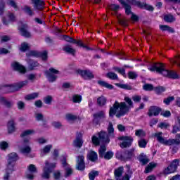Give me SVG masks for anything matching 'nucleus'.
<instances>
[{"label": "nucleus", "mask_w": 180, "mask_h": 180, "mask_svg": "<svg viewBox=\"0 0 180 180\" xmlns=\"http://www.w3.org/2000/svg\"><path fill=\"white\" fill-rule=\"evenodd\" d=\"M125 102L115 101L112 107L110 108L109 116L110 117H122L130 112L131 108H134L131 98L129 97H124Z\"/></svg>", "instance_id": "f257e3e1"}, {"label": "nucleus", "mask_w": 180, "mask_h": 180, "mask_svg": "<svg viewBox=\"0 0 180 180\" xmlns=\"http://www.w3.org/2000/svg\"><path fill=\"white\" fill-rule=\"evenodd\" d=\"M149 71H156L158 74H161L163 77H167V78H172V79H176L179 78L176 72L172 70H167L164 67L162 63H155L150 68H148Z\"/></svg>", "instance_id": "f03ea898"}, {"label": "nucleus", "mask_w": 180, "mask_h": 180, "mask_svg": "<svg viewBox=\"0 0 180 180\" xmlns=\"http://www.w3.org/2000/svg\"><path fill=\"white\" fill-rule=\"evenodd\" d=\"M28 81L25 80L20 82L17 84H4L0 86V93L1 94H9V92H15V91H19L21 88H23L25 85H27Z\"/></svg>", "instance_id": "7ed1b4c3"}, {"label": "nucleus", "mask_w": 180, "mask_h": 180, "mask_svg": "<svg viewBox=\"0 0 180 180\" xmlns=\"http://www.w3.org/2000/svg\"><path fill=\"white\" fill-rule=\"evenodd\" d=\"M91 141L94 146H99L101 143H103V144H108L110 140L109 139L108 133L105 131H101L92 136Z\"/></svg>", "instance_id": "20e7f679"}, {"label": "nucleus", "mask_w": 180, "mask_h": 180, "mask_svg": "<svg viewBox=\"0 0 180 180\" xmlns=\"http://www.w3.org/2000/svg\"><path fill=\"white\" fill-rule=\"evenodd\" d=\"M155 137H156L157 141L160 144H163V146H179L180 145V140L179 139H165L162 136V132H157L154 134Z\"/></svg>", "instance_id": "39448f33"}, {"label": "nucleus", "mask_w": 180, "mask_h": 180, "mask_svg": "<svg viewBox=\"0 0 180 180\" xmlns=\"http://www.w3.org/2000/svg\"><path fill=\"white\" fill-rule=\"evenodd\" d=\"M57 163H50L49 160L45 162V166L44 167L42 178L44 179H49L50 178V174L53 172V168H56Z\"/></svg>", "instance_id": "423d86ee"}, {"label": "nucleus", "mask_w": 180, "mask_h": 180, "mask_svg": "<svg viewBox=\"0 0 180 180\" xmlns=\"http://www.w3.org/2000/svg\"><path fill=\"white\" fill-rule=\"evenodd\" d=\"M119 2L124 8L125 13L131 16V20H132V22H137V20H139V17L131 12L130 4H128L127 1H124V0H119Z\"/></svg>", "instance_id": "0eeeda50"}, {"label": "nucleus", "mask_w": 180, "mask_h": 180, "mask_svg": "<svg viewBox=\"0 0 180 180\" xmlns=\"http://www.w3.org/2000/svg\"><path fill=\"white\" fill-rule=\"evenodd\" d=\"M18 160H19V156L17 153H11L8 155L7 168H10V172L13 171V167H15V164Z\"/></svg>", "instance_id": "6e6552de"}, {"label": "nucleus", "mask_w": 180, "mask_h": 180, "mask_svg": "<svg viewBox=\"0 0 180 180\" xmlns=\"http://www.w3.org/2000/svg\"><path fill=\"white\" fill-rule=\"evenodd\" d=\"M134 157H136V154L134 153V148H132L125 150L118 157V158L119 160H121V161H131Z\"/></svg>", "instance_id": "1a4fd4ad"}, {"label": "nucleus", "mask_w": 180, "mask_h": 180, "mask_svg": "<svg viewBox=\"0 0 180 180\" xmlns=\"http://www.w3.org/2000/svg\"><path fill=\"white\" fill-rule=\"evenodd\" d=\"M178 167H179V160L175 159L174 160L169 166H168L166 169H165L163 173L165 175H169V174H174L176 169H178Z\"/></svg>", "instance_id": "9d476101"}, {"label": "nucleus", "mask_w": 180, "mask_h": 180, "mask_svg": "<svg viewBox=\"0 0 180 180\" xmlns=\"http://www.w3.org/2000/svg\"><path fill=\"white\" fill-rule=\"evenodd\" d=\"M60 74V71L51 68L48 71L45 72V75L49 82H54L57 79V75Z\"/></svg>", "instance_id": "9b49d317"}, {"label": "nucleus", "mask_w": 180, "mask_h": 180, "mask_svg": "<svg viewBox=\"0 0 180 180\" xmlns=\"http://www.w3.org/2000/svg\"><path fill=\"white\" fill-rule=\"evenodd\" d=\"M61 162L65 171L64 176L65 178H69V176H71L74 173V169H72V167L67 163L65 158H63V160H61Z\"/></svg>", "instance_id": "f8f14e48"}, {"label": "nucleus", "mask_w": 180, "mask_h": 180, "mask_svg": "<svg viewBox=\"0 0 180 180\" xmlns=\"http://www.w3.org/2000/svg\"><path fill=\"white\" fill-rule=\"evenodd\" d=\"M119 140H122V141L120 145L121 148H127V147H130L131 143H133V137L131 136H121L119 138Z\"/></svg>", "instance_id": "ddd939ff"}, {"label": "nucleus", "mask_w": 180, "mask_h": 180, "mask_svg": "<svg viewBox=\"0 0 180 180\" xmlns=\"http://www.w3.org/2000/svg\"><path fill=\"white\" fill-rule=\"evenodd\" d=\"M130 1H133V4H135L136 6L139 8H141V9H146V11H154V8L153 6L148 5L144 2H141L140 1H136V0H128Z\"/></svg>", "instance_id": "4468645a"}, {"label": "nucleus", "mask_w": 180, "mask_h": 180, "mask_svg": "<svg viewBox=\"0 0 180 180\" xmlns=\"http://www.w3.org/2000/svg\"><path fill=\"white\" fill-rule=\"evenodd\" d=\"M27 57H41L42 60H47V51L39 53L36 51H30L27 53Z\"/></svg>", "instance_id": "2eb2a0df"}, {"label": "nucleus", "mask_w": 180, "mask_h": 180, "mask_svg": "<svg viewBox=\"0 0 180 180\" xmlns=\"http://www.w3.org/2000/svg\"><path fill=\"white\" fill-rule=\"evenodd\" d=\"M32 151L30 146H29V139H25L23 142V146L20 148V153L24 154V155H27Z\"/></svg>", "instance_id": "dca6fc26"}, {"label": "nucleus", "mask_w": 180, "mask_h": 180, "mask_svg": "<svg viewBox=\"0 0 180 180\" xmlns=\"http://www.w3.org/2000/svg\"><path fill=\"white\" fill-rule=\"evenodd\" d=\"M78 75H81L84 79H92L94 77L90 70H78Z\"/></svg>", "instance_id": "f3484780"}, {"label": "nucleus", "mask_w": 180, "mask_h": 180, "mask_svg": "<svg viewBox=\"0 0 180 180\" xmlns=\"http://www.w3.org/2000/svg\"><path fill=\"white\" fill-rule=\"evenodd\" d=\"M85 157L84 155H79L77 158V169L79 171H84L85 169Z\"/></svg>", "instance_id": "a211bd4d"}, {"label": "nucleus", "mask_w": 180, "mask_h": 180, "mask_svg": "<svg viewBox=\"0 0 180 180\" xmlns=\"http://www.w3.org/2000/svg\"><path fill=\"white\" fill-rule=\"evenodd\" d=\"M11 67L13 70L15 71H18V72H20L21 74H25L26 72V68L25 66L19 64L18 62H14L11 64Z\"/></svg>", "instance_id": "6ab92c4d"}, {"label": "nucleus", "mask_w": 180, "mask_h": 180, "mask_svg": "<svg viewBox=\"0 0 180 180\" xmlns=\"http://www.w3.org/2000/svg\"><path fill=\"white\" fill-rule=\"evenodd\" d=\"M34 5V8L37 11H43L44 8V1L43 0H31Z\"/></svg>", "instance_id": "aec40b11"}, {"label": "nucleus", "mask_w": 180, "mask_h": 180, "mask_svg": "<svg viewBox=\"0 0 180 180\" xmlns=\"http://www.w3.org/2000/svg\"><path fill=\"white\" fill-rule=\"evenodd\" d=\"M0 103L8 109H11V108L13 106V101L8 100L4 96L0 97Z\"/></svg>", "instance_id": "412c9836"}, {"label": "nucleus", "mask_w": 180, "mask_h": 180, "mask_svg": "<svg viewBox=\"0 0 180 180\" xmlns=\"http://www.w3.org/2000/svg\"><path fill=\"white\" fill-rule=\"evenodd\" d=\"M161 112V108L155 106H152L149 108L148 115L151 117V116H158Z\"/></svg>", "instance_id": "4be33fe9"}, {"label": "nucleus", "mask_w": 180, "mask_h": 180, "mask_svg": "<svg viewBox=\"0 0 180 180\" xmlns=\"http://www.w3.org/2000/svg\"><path fill=\"white\" fill-rule=\"evenodd\" d=\"M28 171L31 172V174L27 173L26 174L27 179H33L34 178L33 174H36L37 172V169L36 168V166H34V165H30L28 167Z\"/></svg>", "instance_id": "5701e85b"}, {"label": "nucleus", "mask_w": 180, "mask_h": 180, "mask_svg": "<svg viewBox=\"0 0 180 180\" xmlns=\"http://www.w3.org/2000/svg\"><path fill=\"white\" fill-rule=\"evenodd\" d=\"M82 144H84V141H82V134H79L76 137V140L73 142V146L77 148H81L82 147Z\"/></svg>", "instance_id": "b1692460"}, {"label": "nucleus", "mask_w": 180, "mask_h": 180, "mask_svg": "<svg viewBox=\"0 0 180 180\" xmlns=\"http://www.w3.org/2000/svg\"><path fill=\"white\" fill-rule=\"evenodd\" d=\"M109 9L112 11L113 13H112V15H115V16H120L119 13L117 11L119 9H120V6L117 4H111L108 6Z\"/></svg>", "instance_id": "393cba45"}, {"label": "nucleus", "mask_w": 180, "mask_h": 180, "mask_svg": "<svg viewBox=\"0 0 180 180\" xmlns=\"http://www.w3.org/2000/svg\"><path fill=\"white\" fill-rule=\"evenodd\" d=\"M28 69H30L31 71L33 70H36L37 67H39V64L37 63V61H34L33 60H28Z\"/></svg>", "instance_id": "a878e982"}, {"label": "nucleus", "mask_w": 180, "mask_h": 180, "mask_svg": "<svg viewBox=\"0 0 180 180\" xmlns=\"http://www.w3.org/2000/svg\"><path fill=\"white\" fill-rule=\"evenodd\" d=\"M39 95H40V94L38 92L27 94L25 96V101H33L34 99H37V98H39Z\"/></svg>", "instance_id": "bb28decb"}, {"label": "nucleus", "mask_w": 180, "mask_h": 180, "mask_svg": "<svg viewBox=\"0 0 180 180\" xmlns=\"http://www.w3.org/2000/svg\"><path fill=\"white\" fill-rule=\"evenodd\" d=\"M124 168L123 167H120L118 169H116L115 170V176L117 180H122L120 179V176H122V175H123V171H124Z\"/></svg>", "instance_id": "cd10ccee"}, {"label": "nucleus", "mask_w": 180, "mask_h": 180, "mask_svg": "<svg viewBox=\"0 0 180 180\" xmlns=\"http://www.w3.org/2000/svg\"><path fill=\"white\" fill-rule=\"evenodd\" d=\"M97 84H98L100 86H103L104 88H107V89H113V85L110 84L109 83L105 81L98 80L97 82Z\"/></svg>", "instance_id": "c85d7f7f"}, {"label": "nucleus", "mask_w": 180, "mask_h": 180, "mask_svg": "<svg viewBox=\"0 0 180 180\" xmlns=\"http://www.w3.org/2000/svg\"><path fill=\"white\" fill-rule=\"evenodd\" d=\"M157 167V163L152 162L148 164V165L145 169V174H148Z\"/></svg>", "instance_id": "c756f323"}, {"label": "nucleus", "mask_w": 180, "mask_h": 180, "mask_svg": "<svg viewBox=\"0 0 180 180\" xmlns=\"http://www.w3.org/2000/svg\"><path fill=\"white\" fill-rule=\"evenodd\" d=\"M7 127H8V133H13L15 130H16V128L15 127V121L10 120L8 122Z\"/></svg>", "instance_id": "7c9ffc66"}, {"label": "nucleus", "mask_w": 180, "mask_h": 180, "mask_svg": "<svg viewBox=\"0 0 180 180\" xmlns=\"http://www.w3.org/2000/svg\"><path fill=\"white\" fill-rule=\"evenodd\" d=\"M87 157L90 161L95 162L96 160H98V154L96 152L94 151H90L89 152Z\"/></svg>", "instance_id": "2f4dec72"}, {"label": "nucleus", "mask_w": 180, "mask_h": 180, "mask_svg": "<svg viewBox=\"0 0 180 180\" xmlns=\"http://www.w3.org/2000/svg\"><path fill=\"white\" fill-rule=\"evenodd\" d=\"M51 148H53V145H46L44 148L41 149V155H46L50 153Z\"/></svg>", "instance_id": "473e14b6"}, {"label": "nucleus", "mask_w": 180, "mask_h": 180, "mask_svg": "<svg viewBox=\"0 0 180 180\" xmlns=\"http://www.w3.org/2000/svg\"><path fill=\"white\" fill-rule=\"evenodd\" d=\"M139 161L141 162L142 165H146V164H148V162H150V160H148V158H147L144 154L140 155Z\"/></svg>", "instance_id": "72a5a7b5"}, {"label": "nucleus", "mask_w": 180, "mask_h": 180, "mask_svg": "<svg viewBox=\"0 0 180 180\" xmlns=\"http://www.w3.org/2000/svg\"><path fill=\"white\" fill-rule=\"evenodd\" d=\"M94 122L101 119H104L105 112L104 111H99L98 112L94 115Z\"/></svg>", "instance_id": "f704fd0d"}, {"label": "nucleus", "mask_w": 180, "mask_h": 180, "mask_svg": "<svg viewBox=\"0 0 180 180\" xmlns=\"http://www.w3.org/2000/svg\"><path fill=\"white\" fill-rule=\"evenodd\" d=\"M108 133L110 137H115V128H113V124H112V122H109L108 127Z\"/></svg>", "instance_id": "c9c22d12"}, {"label": "nucleus", "mask_w": 180, "mask_h": 180, "mask_svg": "<svg viewBox=\"0 0 180 180\" xmlns=\"http://www.w3.org/2000/svg\"><path fill=\"white\" fill-rule=\"evenodd\" d=\"M23 11L24 12L28 15V16H34V12L33 11V10H32V8L28 6H25L23 8Z\"/></svg>", "instance_id": "e433bc0d"}, {"label": "nucleus", "mask_w": 180, "mask_h": 180, "mask_svg": "<svg viewBox=\"0 0 180 180\" xmlns=\"http://www.w3.org/2000/svg\"><path fill=\"white\" fill-rule=\"evenodd\" d=\"M64 51L65 53H68L69 54H72V56H74L75 54V49H72L70 45H66L63 47Z\"/></svg>", "instance_id": "4c0bfd02"}, {"label": "nucleus", "mask_w": 180, "mask_h": 180, "mask_svg": "<svg viewBox=\"0 0 180 180\" xmlns=\"http://www.w3.org/2000/svg\"><path fill=\"white\" fill-rule=\"evenodd\" d=\"M36 133V131L34 129H27L21 134V137H26L27 136H32V134H34Z\"/></svg>", "instance_id": "58836bf2"}, {"label": "nucleus", "mask_w": 180, "mask_h": 180, "mask_svg": "<svg viewBox=\"0 0 180 180\" xmlns=\"http://www.w3.org/2000/svg\"><path fill=\"white\" fill-rule=\"evenodd\" d=\"M65 119L68 122H74L78 119V116L74 115L72 114H68L65 115Z\"/></svg>", "instance_id": "ea45409f"}, {"label": "nucleus", "mask_w": 180, "mask_h": 180, "mask_svg": "<svg viewBox=\"0 0 180 180\" xmlns=\"http://www.w3.org/2000/svg\"><path fill=\"white\" fill-rule=\"evenodd\" d=\"M164 20L165 22L172 23V22H175V17L171 14L165 15Z\"/></svg>", "instance_id": "a19ab883"}, {"label": "nucleus", "mask_w": 180, "mask_h": 180, "mask_svg": "<svg viewBox=\"0 0 180 180\" xmlns=\"http://www.w3.org/2000/svg\"><path fill=\"white\" fill-rule=\"evenodd\" d=\"M148 143V142L144 139H141L138 141V145L140 148H146V147H147Z\"/></svg>", "instance_id": "79ce46f5"}, {"label": "nucleus", "mask_w": 180, "mask_h": 180, "mask_svg": "<svg viewBox=\"0 0 180 180\" xmlns=\"http://www.w3.org/2000/svg\"><path fill=\"white\" fill-rule=\"evenodd\" d=\"M160 29L162 32H169L174 33V30L168 25H160Z\"/></svg>", "instance_id": "37998d69"}, {"label": "nucleus", "mask_w": 180, "mask_h": 180, "mask_svg": "<svg viewBox=\"0 0 180 180\" xmlns=\"http://www.w3.org/2000/svg\"><path fill=\"white\" fill-rule=\"evenodd\" d=\"M97 103L99 106H105L106 105V98L101 96L97 99Z\"/></svg>", "instance_id": "c03bdc74"}, {"label": "nucleus", "mask_w": 180, "mask_h": 180, "mask_svg": "<svg viewBox=\"0 0 180 180\" xmlns=\"http://www.w3.org/2000/svg\"><path fill=\"white\" fill-rule=\"evenodd\" d=\"M20 32L22 34V36H24V37H30V32L26 30L25 27H22L20 29Z\"/></svg>", "instance_id": "a18cd8bd"}, {"label": "nucleus", "mask_w": 180, "mask_h": 180, "mask_svg": "<svg viewBox=\"0 0 180 180\" xmlns=\"http://www.w3.org/2000/svg\"><path fill=\"white\" fill-rule=\"evenodd\" d=\"M118 19L119 23L122 25V26H127V19H126L124 17L120 18V16H117Z\"/></svg>", "instance_id": "49530a36"}, {"label": "nucleus", "mask_w": 180, "mask_h": 180, "mask_svg": "<svg viewBox=\"0 0 180 180\" xmlns=\"http://www.w3.org/2000/svg\"><path fill=\"white\" fill-rule=\"evenodd\" d=\"M99 175V172L98 171H92L89 174V178L90 180H95V177Z\"/></svg>", "instance_id": "de8ad7c7"}, {"label": "nucleus", "mask_w": 180, "mask_h": 180, "mask_svg": "<svg viewBox=\"0 0 180 180\" xmlns=\"http://www.w3.org/2000/svg\"><path fill=\"white\" fill-rule=\"evenodd\" d=\"M99 155L101 157V158H103V156L105 155V153H106V146H102L100 147V149L98 150Z\"/></svg>", "instance_id": "09e8293b"}, {"label": "nucleus", "mask_w": 180, "mask_h": 180, "mask_svg": "<svg viewBox=\"0 0 180 180\" xmlns=\"http://www.w3.org/2000/svg\"><path fill=\"white\" fill-rule=\"evenodd\" d=\"M81 101H82V97L81 96L74 95L72 96V101L74 102V103H79Z\"/></svg>", "instance_id": "8fccbe9b"}, {"label": "nucleus", "mask_w": 180, "mask_h": 180, "mask_svg": "<svg viewBox=\"0 0 180 180\" xmlns=\"http://www.w3.org/2000/svg\"><path fill=\"white\" fill-rule=\"evenodd\" d=\"M29 44L26 42H23L21 44V46L20 47V51H26L27 50H29Z\"/></svg>", "instance_id": "3c124183"}, {"label": "nucleus", "mask_w": 180, "mask_h": 180, "mask_svg": "<svg viewBox=\"0 0 180 180\" xmlns=\"http://www.w3.org/2000/svg\"><path fill=\"white\" fill-rule=\"evenodd\" d=\"M72 43H74L75 44H77V46H79L80 47H84V49H86V50H90L89 47L84 45V44H82V41H81V40L77 41L74 39Z\"/></svg>", "instance_id": "603ef678"}, {"label": "nucleus", "mask_w": 180, "mask_h": 180, "mask_svg": "<svg viewBox=\"0 0 180 180\" xmlns=\"http://www.w3.org/2000/svg\"><path fill=\"white\" fill-rule=\"evenodd\" d=\"M13 170H11V168H6V174H4V180H9V176L11 175V173L13 172Z\"/></svg>", "instance_id": "864d4df0"}, {"label": "nucleus", "mask_w": 180, "mask_h": 180, "mask_svg": "<svg viewBox=\"0 0 180 180\" xmlns=\"http://www.w3.org/2000/svg\"><path fill=\"white\" fill-rule=\"evenodd\" d=\"M135 136L137 137H144L146 136V132L143 129H138L135 132Z\"/></svg>", "instance_id": "5fc2aeb1"}, {"label": "nucleus", "mask_w": 180, "mask_h": 180, "mask_svg": "<svg viewBox=\"0 0 180 180\" xmlns=\"http://www.w3.org/2000/svg\"><path fill=\"white\" fill-rule=\"evenodd\" d=\"M113 70L115 71H117V72H118L119 74H121V75H126V70H124V68H113Z\"/></svg>", "instance_id": "6e6d98bb"}, {"label": "nucleus", "mask_w": 180, "mask_h": 180, "mask_svg": "<svg viewBox=\"0 0 180 180\" xmlns=\"http://www.w3.org/2000/svg\"><path fill=\"white\" fill-rule=\"evenodd\" d=\"M128 77L129 79H136V78L138 77V75L136 72H129L128 73Z\"/></svg>", "instance_id": "4d7b16f0"}, {"label": "nucleus", "mask_w": 180, "mask_h": 180, "mask_svg": "<svg viewBox=\"0 0 180 180\" xmlns=\"http://www.w3.org/2000/svg\"><path fill=\"white\" fill-rule=\"evenodd\" d=\"M52 101H53V97H51V96H47L46 97H45L44 98V102L46 105H50Z\"/></svg>", "instance_id": "13d9d810"}, {"label": "nucleus", "mask_w": 180, "mask_h": 180, "mask_svg": "<svg viewBox=\"0 0 180 180\" xmlns=\"http://www.w3.org/2000/svg\"><path fill=\"white\" fill-rule=\"evenodd\" d=\"M107 77L110 78V79H117V75L115 72H108Z\"/></svg>", "instance_id": "bf43d9fd"}, {"label": "nucleus", "mask_w": 180, "mask_h": 180, "mask_svg": "<svg viewBox=\"0 0 180 180\" xmlns=\"http://www.w3.org/2000/svg\"><path fill=\"white\" fill-rule=\"evenodd\" d=\"M8 147H9V144L8 143V142H6V141H1L0 143V148L1 150H6V148H8Z\"/></svg>", "instance_id": "052dcab7"}, {"label": "nucleus", "mask_w": 180, "mask_h": 180, "mask_svg": "<svg viewBox=\"0 0 180 180\" xmlns=\"http://www.w3.org/2000/svg\"><path fill=\"white\" fill-rule=\"evenodd\" d=\"M53 178L55 180H58L60 178H61V172L58 170L56 171L53 173Z\"/></svg>", "instance_id": "680f3d73"}, {"label": "nucleus", "mask_w": 180, "mask_h": 180, "mask_svg": "<svg viewBox=\"0 0 180 180\" xmlns=\"http://www.w3.org/2000/svg\"><path fill=\"white\" fill-rule=\"evenodd\" d=\"M158 127H160V129H167V128L169 127V124H168L167 122H160L158 124Z\"/></svg>", "instance_id": "e2e57ef3"}, {"label": "nucleus", "mask_w": 180, "mask_h": 180, "mask_svg": "<svg viewBox=\"0 0 180 180\" xmlns=\"http://www.w3.org/2000/svg\"><path fill=\"white\" fill-rule=\"evenodd\" d=\"M105 160H110L112 157H113V153L112 152L108 151L107 152L105 155L103 156Z\"/></svg>", "instance_id": "0e129e2a"}, {"label": "nucleus", "mask_w": 180, "mask_h": 180, "mask_svg": "<svg viewBox=\"0 0 180 180\" xmlns=\"http://www.w3.org/2000/svg\"><path fill=\"white\" fill-rule=\"evenodd\" d=\"M156 94H162L165 91V88L162 86H158L155 89Z\"/></svg>", "instance_id": "69168bd1"}, {"label": "nucleus", "mask_w": 180, "mask_h": 180, "mask_svg": "<svg viewBox=\"0 0 180 180\" xmlns=\"http://www.w3.org/2000/svg\"><path fill=\"white\" fill-rule=\"evenodd\" d=\"M174 96L168 97L167 98H165L163 102L165 103V105H169L171 103V102H172V101H174Z\"/></svg>", "instance_id": "338daca9"}, {"label": "nucleus", "mask_w": 180, "mask_h": 180, "mask_svg": "<svg viewBox=\"0 0 180 180\" xmlns=\"http://www.w3.org/2000/svg\"><path fill=\"white\" fill-rule=\"evenodd\" d=\"M143 89H144V91H153V85L144 84Z\"/></svg>", "instance_id": "774afa93"}]
</instances>
